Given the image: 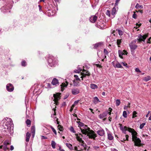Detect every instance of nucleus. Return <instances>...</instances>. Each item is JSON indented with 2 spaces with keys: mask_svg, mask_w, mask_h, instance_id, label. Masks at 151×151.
I'll list each match as a JSON object with an SVG mask.
<instances>
[{
  "mask_svg": "<svg viewBox=\"0 0 151 151\" xmlns=\"http://www.w3.org/2000/svg\"><path fill=\"white\" fill-rule=\"evenodd\" d=\"M129 132L132 133V140L134 142V145L136 146L139 147L141 146V140L137 136V133L133 129H129Z\"/></svg>",
  "mask_w": 151,
  "mask_h": 151,
  "instance_id": "obj_1",
  "label": "nucleus"
},
{
  "mask_svg": "<svg viewBox=\"0 0 151 151\" xmlns=\"http://www.w3.org/2000/svg\"><path fill=\"white\" fill-rule=\"evenodd\" d=\"M1 0V2L3 3L5 5L1 9V11L3 13L7 12H10V11H8L12 8V6L11 5L13 1L12 0Z\"/></svg>",
  "mask_w": 151,
  "mask_h": 151,
  "instance_id": "obj_2",
  "label": "nucleus"
},
{
  "mask_svg": "<svg viewBox=\"0 0 151 151\" xmlns=\"http://www.w3.org/2000/svg\"><path fill=\"white\" fill-rule=\"evenodd\" d=\"M80 129L82 133L85 135L87 134L90 139H95L96 137V134L95 132L88 127L85 129Z\"/></svg>",
  "mask_w": 151,
  "mask_h": 151,
  "instance_id": "obj_3",
  "label": "nucleus"
},
{
  "mask_svg": "<svg viewBox=\"0 0 151 151\" xmlns=\"http://www.w3.org/2000/svg\"><path fill=\"white\" fill-rule=\"evenodd\" d=\"M4 123L3 126L5 130H9L13 125L12 119L9 118H6L5 120H3Z\"/></svg>",
  "mask_w": 151,
  "mask_h": 151,
  "instance_id": "obj_4",
  "label": "nucleus"
},
{
  "mask_svg": "<svg viewBox=\"0 0 151 151\" xmlns=\"http://www.w3.org/2000/svg\"><path fill=\"white\" fill-rule=\"evenodd\" d=\"M48 65L50 67L55 66L57 64L56 59L52 55H50L47 60Z\"/></svg>",
  "mask_w": 151,
  "mask_h": 151,
  "instance_id": "obj_5",
  "label": "nucleus"
},
{
  "mask_svg": "<svg viewBox=\"0 0 151 151\" xmlns=\"http://www.w3.org/2000/svg\"><path fill=\"white\" fill-rule=\"evenodd\" d=\"M11 144V141L9 140H6L4 143L3 145L0 146V148L3 149L4 150H9V148L7 147V145Z\"/></svg>",
  "mask_w": 151,
  "mask_h": 151,
  "instance_id": "obj_6",
  "label": "nucleus"
},
{
  "mask_svg": "<svg viewBox=\"0 0 151 151\" xmlns=\"http://www.w3.org/2000/svg\"><path fill=\"white\" fill-rule=\"evenodd\" d=\"M60 93H58L53 95L54 99L53 100L54 101V104L55 103L56 105L58 104V101L60 99Z\"/></svg>",
  "mask_w": 151,
  "mask_h": 151,
  "instance_id": "obj_7",
  "label": "nucleus"
},
{
  "mask_svg": "<svg viewBox=\"0 0 151 151\" xmlns=\"http://www.w3.org/2000/svg\"><path fill=\"white\" fill-rule=\"evenodd\" d=\"M135 42H132L129 44V46L131 49V52L134 53V50L136 49L137 46L135 44Z\"/></svg>",
  "mask_w": 151,
  "mask_h": 151,
  "instance_id": "obj_8",
  "label": "nucleus"
},
{
  "mask_svg": "<svg viewBox=\"0 0 151 151\" xmlns=\"http://www.w3.org/2000/svg\"><path fill=\"white\" fill-rule=\"evenodd\" d=\"M147 37V35H143L140 34L138 35V38L137 40L139 42H141L142 41L144 42L145 40Z\"/></svg>",
  "mask_w": 151,
  "mask_h": 151,
  "instance_id": "obj_9",
  "label": "nucleus"
},
{
  "mask_svg": "<svg viewBox=\"0 0 151 151\" xmlns=\"http://www.w3.org/2000/svg\"><path fill=\"white\" fill-rule=\"evenodd\" d=\"M6 89L8 91L11 92L14 90V87L12 84L9 83L6 85Z\"/></svg>",
  "mask_w": 151,
  "mask_h": 151,
  "instance_id": "obj_10",
  "label": "nucleus"
},
{
  "mask_svg": "<svg viewBox=\"0 0 151 151\" xmlns=\"http://www.w3.org/2000/svg\"><path fill=\"white\" fill-rule=\"evenodd\" d=\"M82 71L83 72V73H82V76H81V78H82V80H83V78L85 77L86 76H89L90 75V74L89 72L85 70L84 69H83Z\"/></svg>",
  "mask_w": 151,
  "mask_h": 151,
  "instance_id": "obj_11",
  "label": "nucleus"
},
{
  "mask_svg": "<svg viewBox=\"0 0 151 151\" xmlns=\"http://www.w3.org/2000/svg\"><path fill=\"white\" fill-rule=\"evenodd\" d=\"M80 90L78 88H74L71 89V92L73 95H76L80 93Z\"/></svg>",
  "mask_w": 151,
  "mask_h": 151,
  "instance_id": "obj_12",
  "label": "nucleus"
},
{
  "mask_svg": "<svg viewBox=\"0 0 151 151\" xmlns=\"http://www.w3.org/2000/svg\"><path fill=\"white\" fill-rule=\"evenodd\" d=\"M103 42H100L96 43L94 45V48L96 49L99 47H100L103 44Z\"/></svg>",
  "mask_w": 151,
  "mask_h": 151,
  "instance_id": "obj_13",
  "label": "nucleus"
},
{
  "mask_svg": "<svg viewBox=\"0 0 151 151\" xmlns=\"http://www.w3.org/2000/svg\"><path fill=\"white\" fill-rule=\"evenodd\" d=\"M51 83L53 86H57L58 85V81L56 78H54L52 81Z\"/></svg>",
  "mask_w": 151,
  "mask_h": 151,
  "instance_id": "obj_14",
  "label": "nucleus"
},
{
  "mask_svg": "<svg viewBox=\"0 0 151 151\" xmlns=\"http://www.w3.org/2000/svg\"><path fill=\"white\" fill-rule=\"evenodd\" d=\"M66 83H62V84L60 85L61 88V91H63L64 90V87H66L68 84V83L67 81L65 82Z\"/></svg>",
  "mask_w": 151,
  "mask_h": 151,
  "instance_id": "obj_15",
  "label": "nucleus"
},
{
  "mask_svg": "<svg viewBox=\"0 0 151 151\" xmlns=\"http://www.w3.org/2000/svg\"><path fill=\"white\" fill-rule=\"evenodd\" d=\"M116 11V8L115 7H114L112 9L111 12V18H113L115 17Z\"/></svg>",
  "mask_w": 151,
  "mask_h": 151,
  "instance_id": "obj_16",
  "label": "nucleus"
},
{
  "mask_svg": "<svg viewBox=\"0 0 151 151\" xmlns=\"http://www.w3.org/2000/svg\"><path fill=\"white\" fill-rule=\"evenodd\" d=\"M97 19V16H92L90 17V20L91 22L94 23L96 20Z\"/></svg>",
  "mask_w": 151,
  "mask_h": 151,
  "instance_id": "obj_17",
  "label": "nucleus"
},
{
  "mask_svg": "<svg viewBox=\"0 0 151 151\" xmlns=\"http://www.w3.org/2000/svg\"><path fill=\"white\" fill-rule=\"evenodd\" d=\"M75 135L76 136L77 140L79 142H81L82 143L84 144V141L82 140V138H80V137L78 136V134H75Z\"/></svg>",
  "mask_w": 151,
  "mask_h": 151,
  "instance_id": "obj_18",
  "label": "nucleus"
},
{
  "mask_svg": "<svg viewBox=\"0 0 151 151\" xmlns=\"http://www.w3.org/2000/svg\"><path fill=\"white\" fill-rule=\"evenodd\" d=\"M108 114V111H105L102 114H100L99 115V118L102 119L105 117Z\"/></svg>",
  "mask_w": 151,
  "mask_h": 151,
  "instance_id": "obj_19",
  "label": "nucleus"
},
{
  "mask_svg": "<svg viewBox=\"0 0 151 151\" xmlns=\"http://www.w3.org/2000/svg\"><path fill=\"white\" fill-rule=\"evenodd\" d=\"M30 136L31 135L30 133L29 132H27L26 135V141L27 142H28L29 141Z\"/></svg>",
  "mask_w": 151,
  "mask_h": 151,
  "instance_id": "obj_20",
  "label": "nucleus"
},
{
  "mask_svg": "<svg viewBox=\"0 0 151 151\" xmlns=\"http://www.w3.org/2000/svg\"><path fill=\"white\" fill-rule=\"evenodd\" d=\"M97 133L99 135L103 136L104 134V131L103 129H101L98 131Z\"/></svg>",
  "mask_w": 151,
  "mask_h": 151,
  "instance_id": "obj_21",
  "label": "nucleus"
},
{
  "mask_svg": "<svg viewBox=\"0 0 151 151\" xmlns=\"http://www.w3.org/2000/svg\"><path fill=\"white\" fill-rule=\"evenodd\" d=\"M100 102V101L97 97L95 96L93 98V102L95 104H96Z\"/></svg>",
  "mask_w": 151,
  "mask_h": 151,
  "instance_id": "obj_22",
  "label": "nucleus"
},
{
  "mask_svg": "<svg viewBox=\"0 0 151 151\" xmlns=\"http://www.w3.org/2000/svg\"><path fill=\"white\" fill-rule=\"evenodd\" d=\"M129 129L131 128H128L126 126H124V127H120V129L122 131L126 132L127 131H128L129 132Z\"/></svg>",
  "mask_w": 151,
  "mask_h": 151,
  "instance_id": "obj_23",
  "label": "nucleus"
},
{
  "mask_svg": "<svg viewBox=\"0 0 151 151\" xmlns=\"http://www.w3.org/2000/svg\"><path fill=\"white\" fill-rule=\"evenodd\" d=\"M90 87L91 89H96L98 88L96 84L93 83L91 84Z\"/></svg>",
  "mask_w": 151,
  "mask_h": 151,
  "instance_id": "obj_24",
  "label": "nucleus"
},
{
  "mask_svg": "<svg viewBox=\"0 0 151 151\" xmlns=\"http://www.w3.org/2000/svg\"><path fill=\"white\" fill-rule=\"evenodd\" d=\"M118 53L119 57L121 58H123L122 55H125L123 52L122 50H119L118 51Z\"/></svg>",
  "mask_w": 151,
  "mask_h": 151,
  "instance_id": "obj_25",
  "label": "nucleus"
},
{
  "mask_svg": "<svg viewBox=\"0 0 151 151\" xmlns=\"http://www.w3.org/2000/svg\"><path fill=\"white\" fill-rule=\"evenodd\" d=\"M108 138L109 140H111L113 139V137L112 136L111 134L109 133H108Z\"/></svg>",
  "mask_w": 151,
  "mask_h": 151,
  "instance_id": "obj_26",
  "label": "nucleus"
},
{
  "mask_svg": "<svg viewBox=\"0 0 151 151\" xmlns=\"http://www.w3.org/2000/svg\"><path fill=\"white\" fill-rule=\"evenodd\" d=\"M82 69L79 66L77 67V69L74 70V72L76 73H79V72L81 71Z\"/></svg>",
  "mask_w": 151,
  "mask_h": 151,
  "instance_id": "obj_27",
  "label": "nucleus"
},
{
  "mask_svg": "<svg viewBox=\"0 0 151 151\" xmlns=\"http://www.w3.org/2000/svg\"><path fill=\"white\" fill-rule=\"evenodd\" d=\"M114 66L117 68H122L123 67L120 63H116Z\"/></svg>",
  "mask_w": 151,
  "mask_h": 151,
  "instance_id": "obj_28",
  "label": "nucleus"
},
{
  "mask_svg": "<svg viewBox=\"0 0 151 151\" xmlns=\"http://www.w3.org/2000/svg\"><path fill=\"white\" fill-rule=\"evenodd\" d=\"M66 146L70 150H73V148L72 146V145L70 143H66Z\"/></svg>",
  "mask_w": 151,
  "mask_h": 151,
  "instance_id": "obj_29",
  "label": "nucleus"
},
{
  "mask_svg": "<svg viewBox=\"0 0 151 151\" xmlns=\"http://www.w3.org/2000/svg\"><path fill=\"white\" fill-rule=\"evenodd\" d=\"M106 15L108 16L109 17L111 18V13L110 11L109 10H107L106 13Z\"/></svg>",
  "mask_w": 151,
  "mask_h": 151,
  "instance_id": "obj_30",
  "label": "nucleus"
},
{
  "mask_svg": "<svg viewBox=\"0 0 151 151\" xmlns=\"http://www.w3.org/2000/svg\"><path fill=\"white\" fill-rule=\"evenodd\" d=\"M78 82L76 81V80H74L73 81V84L75 86H79L80 85L79 84Z\"/></svg>",
  "mask_w": 151,
  "mask_h": 151,
  "instance_id": "obj_31",
  "label": "nucleus"
},
{
  "mask_svg": "<svg viewBox=\"0 0 151 151\" xmlns=\"http://www.w3.org/2000/svg\"><path fill=\"white\" fill-rule=\"evenodd\" d=\"M116 30L118 31L119 34V35H123V32L121 30L119 29H116Z\"/></svg>",
  "mask_w": 151,
  "mask_h": 151,
  "instance_id": "obj_32",
  "label": "nucleus"
},
{
  "mask_svg": "<svg viewBox=\"0 0 151 151\" xmlns=\"http://www.w3.org/2000/svg\"><path fill=\"white\" fill-rule=\"evenodd\" d=\"M150 79L151 78L150 76H147V77H145L144 78V80L146 81H147L150 80Z\"/></svg>",
  "mask_w": 151,
  "mask_h": 151,
  "instance_id": "obj_33",
  "label": "nucleus"
},
{
  "mask_svg": "<svg viewBox=\"0 0 151 151\" xmlns=\"http://www.w3.org/2000/svg\"><path fill=\"white\" fill-rule=\"evenodd\" d=\"M56 143L54 141H52L51 142V145L53 148L55 149V148Z\"/></svg>",
  "mask_w": 151,
  "mask_h": 151,
  "instance_id": "obj_34",
  "label": "nucleus"
},
{
  "mask_svg": "<svg viewBox=\"0 0 151 151\" xmlns=\"http://www.w3.org/2000/svg\"><path fill=\"white\" fill-rule=\"evenodd\" d=\"M120 104V101L119 99H117L116 101V105L117 106H119Z\"/></svg>",
  "mask_w": 151,
  "mask_h": 151,
  "instance_id": "obj_35",
  "label": "nucleus"
},
{
  "mask_svg": "<svg viewBox=\"0 0 151 151\" xmlns=\"http://www.w3.org/2000/svg\"><path fill=\"white\" fill-rule=\"evenodd\" d=\"M122 40L121 39H117L116 41V43L117 45L118 46V47H119V45H120L121 43L122 42Z\"/></svg>",
  "mask_w": 151,
  "mask_h": 151,
  "instance_id": "obj_36",
  "label": "nucleus"
},
{
  "mask_svg": "<svg viewBox=\"0 0 151 151\" xmlns=\"http://www.w3.org/2000/svg\"><path fill=\"white\" fill-rule=\"evenodd\" d=\"M31 132L32 133L35 134V126H32L31 129Z\"/></svg>",
  "mask_w": 151,
  "mask_h": 151,
  "instance_id": "obj_37",
  "label": "nucleus"
},
{
  "mask_svg": "<svg viewBox=\"0 0 151 151\" xmlns=\"http://www.w3.org/2000/svg\"><path fill=\"white\" fill-rule=\"evenodd\" d=\"M50 127L51 128V129H52V131L54 133L55 135H56L57 132H56L55 130V129L52 126H50Z\"/></svg>",
  "mask_w": 151,
  "mask_h": 151,
  "instance_id": "obj_38",
  "label": "nucleus"
},
{
  "mask_svg": "<svg viewBox=\"0 0 151 151\" xmlns=\"http://www.w3.org/2000/svg\"><path fill=\"white\" fill-rule=\"evenodd\" d=\"M135 7L137 9V8H143V6L142 5H140L139 4H138L137 3L135 6Z\"/></svg>",
  "mask_w": 151,
  "mask_h": 151,
  "instance_id": "obj_39",
  "label": "nucleus"
},
{
  "mask_svg": "<svg viewBox=\"0 0 151 151\" xmlns=\"http://www.w3.org/2000/svg\"><path fill=\"white\" fill-rule=\"evenodd\" d=\"M123 117L125 118H126L127 117V111H124L123 112Z\"/></svg>",
  "mask_w": 151,
  "mask_h": 151,
  "instance_id": "obj_40",
  "label": "nucleus"
},
{
  "mask_svg": "<svg viewBox=\"0 0 151 151\" xmlns=\"http://www.w3.org/2000/svg\"><path fill=\"white\" fill-rule=\"evenodd\" d=\"M70 131L73 133H75L76 132V131L74 130V129L73 127H71L70 129Z\"/></svg>",
  "mask_w": 151,
  "mask_h": 151,
  "instance_id": "obj_41",
  "label": "nucleus"
},
{
  "mask_svg": "<svg viewBox=\"0 0 151 151\" xmlns=\"http://www.w3.org/2000/svg\"><path fill=\"white\" fill-rule=\"evenodd\" d=\"M137 113L136 111H134L133 112L132 118H134L137 116L136 114Z\"/></svg>",
  "mask_w": 151,
  "mask_h": 151,
  "instance_id": "obj_42",
  "label": "nucleus"
},
{
  "mask_svg": "<svg viewBox=\"0 0 151 151\" xmlns=\"http://www.w3.org/2000/svg\"><path fill=\"white\" fill-rule=\"evenodd\" d=\"M26 123L27 125H30L31 124V121L29 119H27L26 121Z\"/></svg>",
  "mask_w": 151,
  "mask_h": 151,
  "instance_id": "obj_43",
  "label": "nucleus"
},
{
  "mask_svg": "<svg viewBox=\"0 0 151 151\" xmlns=\"http://www.w3.org/2000/svg\"><path fill=\"white\" fill-rule=\"evenodd\" d=\"M53 111H54V114H53V116H52V117H54V118H56V117H55L54 116H55L56 115V112H55V111L56 110V109L55 108H53Z\"/></svg>",
  "mask_w": 151,
  "mask_h": 151,
  "instance_id": "obj_44",
  "label": "nucleus"
},
{
  "mask_svg": "<svg viewBox=\"0 0 151 151\" xmlns=\"http://www.w3.org/2000/svg\"><path fill=\"white\" fill-rule=\"evenodd\" d=\"M146 123H143L141 124L139 126V128L140 129H142L144 127V126L145 125Z\"/></svg>",
  "mask_w": 151,
  "mask_h": 151,
  "instance_id": "obj_45",
  "label": "nucleus"
},
{
  "mask_svg": "<svg viewBox=\"0 0 151 151\" xmlns=\"http://www.w3.org/2000/svg\"><path fill=\"white\" fill-rule=\"evenodd\" d=\"M75 78H76V81H80V79L78 78V76L76 75H75L74 76Z\"/></svg>",
  "mask_w": 151,
  "mask_h": 151,
  "instance_id": "obj_46",
  "label": "nucleus"
},
{
  "mask_svg": "<svg viewBox=\"0 0 151 151\" xmlns=\"http://www.w3.org/2000/svg\"><path fill=\"white\" fill-rule=\"evenodd\" d=\"M79 101V100H77L76 101H74L73 104L76 106V105H77L78 104Z\"/></svg>",
  "mask_w": 151,
  "mask_h": 151,
  "instance_id": "obj_47",
  "label": "nucleus"
},
{
  "mask_svg": "<svg viewBox=\"0 0 151 151\" xmlns=\"http://www.w3.org/2000/svg\"><path fill=\"white\" fill-rule=\"evenodd\" d=\"M132 17L135 19H136L137 18V15L134 12V14L132 15Z\"/></svg>",
  "mask_w": 151,
  "mask_h": 151,
  "instance_id": "obj_48",
  "label": "nucleus"
},
{
  "mask_svg": "<svg viewBox=\"0 0 151 151\" xmlns=\"http://www.w3.org/2000/svg\"><path fill=\"white\" fill-rule=\"evenodd\" d=\"M22 66H25L26 65V62L25 61H23L22 62Z\"/></svg>",
  "mask_w": 151,
  "mask_h": 151,
  "instance_id": "obj_49",
  "label": "nucleus"
},
{
  "mask_svg": "<svg viewBox=\"0 0 151 151\" xmlns=\"http://www.w3.org/2000/svg\"><path fill=\"white\" fill-rule=\"evenodd\" d=\"M46 87L47 88H52V87L51 86V85L49 83H48L46 85Z\"/></svg>",
  "mask_w": 151,
  "mask_h": 151,
  "instance_id": "obj_50",
  "label": "nucleus"
},
{
  "mask_svg": "<svg viewBox=\"0 0 151 151\" xmlns=\"http://www.w3.org/2000/svg\"><path fill=\"white\" fill-rule=\"evenodd\" d=\"M126 138L123 139V141H125L126 140H128L129 136L128 135H125Z\"/></svg>",
  "mask_w": 151,
  "mask_h": 151,
  "instance_id": "obj_51",
  "label": "nucleus"
},
{
  "mask_svg": "<svg viewBox=\"0 0 151 151\" xmlns=\"http://www.w3.org/2000/svg\"><path fill=\"white\" fill-rule=\"evenodd\" d=\"M104 52L105 55H108V52L107 50L105 49H104Z\"/></svg>",
  "mask_w": 151,
  "mask_h": 151,
  "instance_id": "obj_52",
  "label": "nucleus"
},
{
  "mask_svg": "<svg viewBox=\"0 0 151 151\" xmlns=\"http://www.w3.org/2000/svg\"><path fill=\"white\" fill-rule=\"evenodd\" d=\"M135 71L137 72L141 73V71L138 68H136L135 69Z\"/></svg>",
  "mask_w": 151,
  "mask_h": 151,
  "instance_id": "obj_53",
  "label": "nucleus"
},
{
  "mask_svg": "<svg viewBox=\"0 0 151 151\" xmlns=\"http://www.w3.org/2000/svg\"><path fill=\"white\" fill-rule=\"evenodd\" d=\"M78 123L79 125L81 126H83L84 124L83 123H82L80 122H78Z\"/></svg>",
  "mask_w": 151,
  "mask_h": 151,
  "instance_id": "obj_54",
  "label": "nucleus"
},
{
  "mask_svg": "<svg viewBox=\"0 0 151 151\" xmlns=\"http://www.w3.org/2000/svg\"><path fill=\"white\" fill-rule=\"evenodd\" d=\"M151 42V37H150L147 40V43H150Z\"/></svg>",
  "mask_w": 151,
  "mask_h": 151,
  "instance_id": "obj_55",
  "label": "nucleus"
},
{
  "mask_svg": "<svg viewBox=\"0 0 151 151\" xmlns=\"http://www.w3.org/2000/svg\"><path fill=\"white\" fill-rule=\"evenodd\" d=\"M81 145L82 146L85 148H86V145L85 144L84 142V144L82 143V144H81Z\"/></svg>",
  "mask_w": 151,
  "mask_h": 151,
  "instance_id": "obj_56",
  "label": "nucleus"
},
{
  "mask_svg": "<svg viewBox=\"0 0 151 151\" xmlns=\"http://www.w3.org/2000/svg\"><path fill=\"white\" fill-rule=\"evenodd\" d=\"M99 148V147H98V146H94V147H93V148L95 150H97Z\"/></svg>",
  "mask_w": 151,
  "mask_h": 151,
  "instance_id": "obj_57",
  "label": "nucleus"
},
{
  "mask_svg": "<svg viewBox=\"0 0 151 151\" xmlns=\"http://www.w3.org/2000/svg\"><path fill=\"white\" fill-rule=\"evenodd\" d=\"M41 138L42 139H47V138L43 136H42Z\"/></svg>",
  "mask_w": 151,
  "mask_h": 151,
  "instance_id": "obj_58",
  "label": "nucleus"
},
{
  "mask_svg": "<svg viewBox=\"0 0 151 151\" xmlns=\"http://www.w3.org/2000/svg\"><path fill=\"white\" fill-rule=\"evenodd\" d=\"M96 65L97 67H99V68H101L102 67L101 66V65H99V64H96Z\"/></svg>",
  "mask_w": 151,
  "mask_h": 151,
  "instance_id": "obj_59",
  "label": "nucleus"
},
{
  "mask_svg": "<svg viewBox=\"0 0 151 151\" xmlns=\"http://www.w3.org/2000/svg\"><path fill=\"white\" fill-rule=\"evenodd\" d=\"M38 7H39V11L40 12H41L42 11V6L40 5H38Z\"/></svg>",
  "mask_w": 151,
  "mask_h": 151,
  "instance_id": "obj_60",
  "label": "nucleus"
},
{
  "mask_svg": "<svg viewBox=\"0 0 151 151\" xmlns=\"http://www.w3.org/2000/svg\"><path fill=\"white\" fill-rule=\"evenodd\" d=\"M130 106H124V109L127 110V108L128 107H130Z\"/></svg>",
  "mask_w": 151,
  "mask_h": 151,
  "instance_id": "obj_61",
  "label": "nucleus"
},
{
  "mask_svg": "<svg viewBox=\"0 0 151 151\" xmlns=\"http://www.w3.org/2000/svg\"><path fill=\"white\" fill-rule=\"evenodd\" d=\"M122 65L124 66L127 67V65L126 63H124V62H122Z\"/></svg>",
  "mask_w": 151,
  "mask_h": 151,
  "instance_id": "obj_62",
  "label": "nucleus"
},
{
  "mask_svg": "<svg viewBox=\"0 0 151 151\" xmlns=\"http://www.w3.org/2000/svg\"><path fill=\"white\" fill-rule=\"evenodd\" d=\"M14 147L12 145H11V146L10 149V150H14Z\"/></svg>",
  "mask_w": 151,
  "mask_h": 151,
  "instance_id": "obj_63",
  "label": "nucleus"
},
{
  "mask_svg": "<svg viewBox=\"0 0 151 151\" xmlns=\"http://www.w3.org/2000/svg\"><path fill=\"white\" fill-rule=\"evenodd\" d=\"M111 151H118L115 148H113L111 149Z\"/></svg>",
  "mask_w": 151,
  "mask_h": 151,
  "instance_id": "obj_64",
  "label": "nucleus"
}]
</instances>
